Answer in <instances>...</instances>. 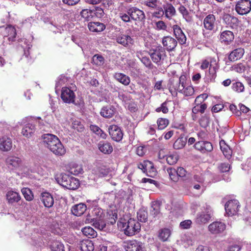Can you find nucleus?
I'll return each instance as SVG.
<instances>
[{"label": "nucleus", "instance_id": "nucleus-1", "mask_svg": "<svg viewBox=\"0 0 251 251\" xmlns=\"http://www.w3.org/2000/svg\"><path fill=\"white\" fill-rule=\"evenodd\" d=\"M56 179L58 184L70 190H75L79 186L78 179L65 174H61Z\"/></svg>", "mask_w": 251, "mask_h": 251}, {"label": "nucleus", "instance_id": "nucleus-2", "mask_svg": "<svg viewBox=\"0 0 251 251\" xmlns=\"http://www.w3.org/2000/svg\"><path fill=\"white\" fill-rule=\"evenodd\" d=\"M0 32L4 39L2 44L4 43L10 44L15 41L17 32L14 26L11 25H8L6 27L0 26Z\"/></svg>", "mask_w": 251, "mask_h": 251}, {"label": "nucleus", "instance_id": "nucleus-3", "mask_svg": "<svg viewBox=\"0 0 251 251\" xmlns=\"http://www.w3.org/2000/svg\"><path fill=\"white\" fill-rule=\"evenodd\" d=\"M123 228L125 234L131 236L140 230L141 226L139 222L130 218L127 222L123 224Z\"/></svg>", "mask_w": 251, "mask_h": 251}, {"label": "nucleus", "instance_id": "nucleus-4", "mask_svg": "<svg viewBox=\"0 0 251 251\" xmlns=\"http://www.w3.org/2000/svg\"><path fill=\"white\" fill-rule=\"evenodd\" d=\"M211 215L212 210L210 206L206 205L201 212L198 213L195 222L199 225L205 224L209 221Z\"/></svg>", "mask_w": 251, "mask_h": 251}, {"label": "nucleus", "instance_id": "nucleus-5", "mask_svg": "<svg viewBox=\"0 0 251 251\" xmlns=\"http://www.w3.org/2000/svg\"><path fill=\"white\" fill-rule=\"evenodd\" d=\"M234 10L240 15L248 14L251 10L250 0H240L235 5Z\"/></svg>", "mask_w": 251, "mask_h": 251}, {"label": "nucleus", "instance_id": "nucleus-6", "mask_svg": "<svg viewBox=\"0 0 251 251\" xmlns=\"http://www.w3.org/2000/svg\"><path fill=\"white\" fill-rule=\"evenodd\" d=\"M186 80V76L181 75L179 78H173L170 81L169 90L172 93L174 92H180L184 88V82Z\"/></svg>", "mask_w": 251, "mask_h": 251}, {"label": "nucleus", "instance_id": "nucleus-7", "mask_svg": "<svg viewBox=\"0 0 251 251\" xmlns=\"http://www.w3.org/2000/svg\"><path fill=\"white\" fill-rule=\"evenodd\" d=\"M150 56L154 63L160 65L166 57L165 49L162 47H157L153 50Z\"/></svg>", "mask_w": 251, "mask_h": 251}, {"label": "nucleus", "instance_id": "nucleus-8", "mask_svg": "<svg viewBox=\"0 0 251 251\" xmlns=\"http://www.w3.org/2000/svg\"><path fill=\"white\" fill-rule=\"evenodd\" d=\"M5 164L10 170H16L22 165L23 161L22 159L18 156L10 155L6 158Z\"/></svg>", "mask_w": 251, "mask_h": 251}, {"label": "nucleus", "instance_id": "nucleus-9", "mask_svg": "<svg viewBox=\"0 0 251 251\" xmlns=\"http://www.w3.org/2000/svg\"><path fill=\"white\" fill-rule=\"evenodd\" d=\"M61 98L65 103H74L75 98L74 90L67 87H63L61 90Z\"/></svg>", "mask_w": 251, "mask_h": 251}, {"label": "nucleus", "instance_id": "nucleus-10", "mask_svg": "<svg viewBox=\"0 0 251 251\" xmlns=\"http://www.w3.org/2000/svg\"><path fill=\"white\" fill-rule=\"evenodd\" d=\"M239 207V203L236 200H231L228 201L225 205V210L228 216L236 215L238 211Z\"/></svg>", "mask_w": 251, "mask_h": 251}, {"label": "nucleus", "instance_id": "nucleus-11", "mask_svg": "<svg viewBox=\"0 0 251 251\" xmlns=\"http://www.w3.org/2000/svg\"><path fill=\"white\" fill-rule=\"evenodd\" d=\"M209 59L210 60V64L209 71L206 74V75L208 79L210 81H213L217 76V72L219 67L215 57H210Z\"/></svg>", "mask_w": 251, "mask_h": 251}, {"label": "nucleus", "instance_id": "nucleus-12", "mask_svg": "<svg viewBox=\"0 0 251 251\" xmlns=\"http://www.w3.org/2000/svg\"><path fill=\"white\" fill-rule=\"evenodd\" d=\"M226 228V225L220 221L213 222L208 226V231L214 235H218L222 233Z\"/></svg>", "mask_w": 251, "mask_h": 251}, {"label": "nucleus", "instance_id": "nucleus-13", "mask_svg": "<svg viewBox=\"0 0 251 251\" xmlns=\"http://www.w3.org/2000/svg\"><path fill=\"white\" fill-rule=\"evenodd\" d=\"M5 199L8 204L13 205L20 201L21 197L18 192L9 190L6 193Z\"/></svg>", "mask_w": 251, "mask_h": 251}, {"label": "nucleus", "instance_id": "nucleus-14", "mask_svg": "<svg viewBox=\"0 0 251 251\" xmlns=\"http://www.w3.org/2000/svg\"><path fill=\"white\" fill-rule=\"evenodd\" d=\"M116 42L125 47H130L134 44V40L127 34L120 33L116 36Z\"/></svg>", "mask_w": 251, "mask_h": 251}, {"label": "nucleus", "instance_id": "nucleus-15", "mask_svg": "<svg viewBox=\"0 0 251 251\" xmlns=\"http://www.w3.org/2000/svg\"><path fill=\"white\" fill-rule=\"evenodd\" d=\"M196 150L202 153L210 152L213 150V146L211 143L208 141H198L194 145Z\"/></svg>", "mask_w": 251, "mask_h": 251}, {"label": "nucleus", "instance_id": "nucleus-16", "mask_svg": "<svg viewBox=\"0 0 251 251\" xmlns=\"http://www.w3.org/2000/svg\"><path fill=\"white\" fill-rule=\"evenodd\" d=\"M128 14L130 15L131 19L135 21H142L145 18L144 12L135 7L128 9Z\"/></svg>", "mask_w": 251, "mask_h": 251}, {"label": "nucleus", "instance_id": "nucleus-17", "mask_svg": "<svg viewBox=\"0 0 251 251\" xmlns=\"http://www.w3.org/2000/svg\"><path fill=\"white\" fill-rule=\"evenodd\" d=\"M109 133L112 139L116 141H120L123 137V133L121 128L116 125L110 126L108 128Z\"/></svg>", "mask_w": 251, "mask_h": 251}, {"label": "nucleus", "instance_id": "nucleus-18", "mask_svg": "<svg viewBox=\"0 0 251 251\" xmlns=\"http://www.w3.org/2000/svg\"><path fill=\"white\" fill-rule=\"evenodd\" d=\"M42 140L45 146L50 149L55 143H58L59 139L56 136L52 134H45L42 136Z\"/></svg>", "mask_w": 251, "mask_h": 251}, {"label": "nucleus", "instance_id": "nucleus-19", "mask_svg": "<svg viewBox=\"0 0 251 251\" xmlns=\"http://www.w3.org/2000/svg\"><path fill=\"white\" fill-rule=\"evenodd\" d=\"M162 43L164 47L168 51L173 50L177 44L176 40L171 36H166L163 38Z\"/></svg>", "mask_w": 251, "mask_h": 251}, {"label": "nucleus", "instance_id": "nucleus-20", "mask_svg": "<svg viewBox=\"0 0 251 251\" xmlns=\"http://www.w3.org/2000/svg\"><path fill=\"white\" fill-rule=\"evenodd\" d=\"M116 112V109L111 105L103 106L100 111V115L105 118H112Z\"/></svg>", "mask_w": 251, "mask_h": 251}, {"label": "nucleus", "instance_id": "nucleus-21", "mask_svg": "<svg viewBox=\"0 0 251 251\" xmlns=\"http://www.w3.org/2000/svg\"><path fill=\"white\" fill-rule=\"evenodd\" d=\"M173 28L175 37L179 43L181 45L186 44V37L180 26L175 25H173Z\"/></svg>", "mask_w": 251, "mask_h": 251}, {"label": "nucleus", "instance_id": "nucleus-22", "mask_svg": "<svg viewBox=\"0 0 251 251\" xmlns=\"http://www.w3.org/2000/svg\"><path fill=\"white\" fill-rule=\"evenodd\" d=\"M245 53V50L242 48H238L232 50L228 55V60L234 62L240 59Z\"/></svg>", "mask_w": 251, "mask_h": 251}, {"label": "nucleus", "instance_id": "nucleus-23", "mask_svg": "<svg viewBox=\"0 0 251 251\" xmlns=\"http://www.w3.org/2000/svg\"><path fill=\"white\" fill-rule=\"evenodd\" d=\"M216 18L213 14H209L206 16L203 22L204 27L208 30H213L215 26Z\"/></svg>", "mask_w": 251, "mask_h": 251}, {"label": "nucleus", "instance_id": "nucleus-24", "mask_svg": "<svg viewBox=\"0 0 251 251\" xmlns=\"http://www.w3.org/2000/svg\"><path fill=\"white\" fill-rule=\"evenodd\" d=\"M125 249L126 251H143V244L136 240L129 241L125 245Z\"/></svg>", "mask_w": 251, "mask_h": 251}, {"label": "nucleus", "instance_id": "nucleus-25", "mask_svg": "<svg viewBox=\"0 0 251 251\" xmlns=\"http://www.w3.org/2000/svg\"><path fill=\"white\" fill-rule=\"evenodd\" d=\"M147 52L146 51H138L136 53V56L140 60L142 63L149 69H152L153 65L149 57L146 56Z\"/></svg>", "mask_w": 251, "mask_h": 251}, {"label": "nucleus", "instance_id": "nucleus-26", "mask_svg": "<svg viewBox=\"0 0 251 251\" xmlns=\"http://www.w3.org/2000/svg\"><path fill=\"white\" fill-rule=\"evenodd\" d=\"M234 35L233 32L229 30H224L220 35V39L222 43L228 45L233 41Z\"/></svg>", "mask_w": 251, "mask_h": 251}, {"label": "nucleus", "instance_id": "nucleus-27", "mask_svg": "<svg viewBox=\"0 0 251 251\" xmlns=\"http://www.w3.org/2000/svg\"><path fill=\"white\" fill-rule=\"evenodd\" d=\"M162 7L164 15L166 18L170 20L173 16L175 15L176 13V9L171 3L167 2L163 4Z\"/></svg>", "mask_w": 251, "mask_h": 251}, {"label": "nucleus", "instance_id": "nucleus-28", "mask_svg": "<svg viewBox=\"0 0 251 251\" xmlns=\"http://www.w3.org/2000/svg\"><path fill=\"white\" fill-rule=\"evenodd\" d=\"M12 148V141L10 138L3 136L0 138V150L3 151H7Z\"/></svg>", "mask_w": 251, "mask_h": 251}, {"label": "nucleus", "instance_id": "nucleus-29", "mask_svg": "<svg viewBox=\"0 0 251 251\" xmlns=\"http://www.w3.org/2000/svg\"><path fill=\"white\" fill-rule=\"evenodd\" d=\"M35 130L36 128L35 125L32 123H29L23 127L22 130V133L24 136L27 138H29L34 133Z\"/></svg>", "mask_w": 251, "mask_h": 251}, {"label": "nucleus", "instance_id": "nucleus-30", "mask_svg": "<svg viewBox=\"0 0 251 251\" xmlns=\"http://www.w3.org/2000/svg\"><path fill=\"white\" fill-rule=\"evenodd\" d=\"M58 142L53 145V147L50 149V150L55 155L61 156L65 153L66 150L59 140Z\"/></svg>", "mask_w": 251, "mask_h": 251}, {"label": "nucleus", "instance_id": "nucleus-31", "mask_svg": "<svg viewBox=\"0 0 251 251\" xmlns=\"http://www.w3.org/2000/svg\"><path fill=\"white\" fill-rule=\"evenodd\" d=\"M99 150L104 154H110L113 151L111 144L106 141H100L98 144Z\"/></svg>", "mask_w": 251, "mask_h": 251}, {"label": "nucleus", "instance_id": "nucleus-32", "mask_svg": "<svg viewBox=\"0 0 251 251\" xmlns=\"http://www.w3.org/2000/svg\"><path fill=\"white\" fill-rule=\"evenodd\" d=\"M92 173L96 178H99L106 176L108 173V171L104 166L100 165L94 168Z\"/></svg>", "mask_w": 251, "mask_h": 251}, {"label": "nucleus", "instance_id": "nucleus-33", "mask_svg": "<svg viewBox=\"0 0 251 251\" xmlns=\"http://www.w3.org/2000/svg\"><path fill=\"white\" fill-rule=\"evenodd\" d=\"M86 210V206L85 204L80 203L72 207V212L76 216H80L82 215Z\"/></svg>", "mask_w": 251, "mask_h": 251}, {"label": "nucleus", "instance_id": "nucleus-34", "mask_svg": "<svg viewBox=\"0 0 251 251\" xmlns=\"http://www.w3.org/2000/svg\"><path fill=\"white\" fill-rule=\"evenodd\" d=\"M41 199L44 206L46 207H51L53 204V198L49 193H43Z\"/></svg>", "mask_w": 251, "mask_h": 251}, {"label": "nucleus", "instance_id": "nucleus-35", "mask_svg": "<svg viewBox=\"0 0 251 251\" xmlns=\"http://www.w3.org/2000/svg\"><path fill=\"white\" fill-rule=\"evenodd\" d=\"M89 29L92 32H101L105 29V25L99 22H90L88 25Z\"/></svg>", "mask_w": 251, "mask_h": 251}, {"label": "nucleus", "instance_id": "nucleus-36", "mask_svg": "<svg viewBox=\"0 0 251 251\" xmlns=\"http://www.w3.org/2000/svg\"><path fill=\"white\" fill-rule=\"evenodd\" d=\"M79 248L82 251H93L94 245L92 241L89 240H83L80 241Z\"/></svg>", "mask_w": 251, "mask_h": 251}, {"label": "nucleus", "instance_id": "nucleus-37", "mask_svg": "<svg viewBox=\"0 0 251 251\" xmlns=\"http://www.w3.org/2000/svg\"><path fill=\"white\" fill-rule=\"evenodd\" d=\"M114 77L116 80L124 85H128L130 82L129 77L123 73H116L114 75Z\"/></svg>", "mask_w": 251, "mask_h": 251}, {"label": "nucleus", "instance_id": "nucleus-38", "mask_svg": "<svg viewBox=\"0 0 251 251\" xmlns=\"http://www.w3.org/2000/svg\"><path fill=\"white\" fill-rule=\"evenodd\" d=\"M110 243L101 238H97L95 241L97 251H107V245Z\"/></svg>", "mask_w": 251, "mask_h": 251}, {"label": "nucleus", "instance_id": "nucleus-39", "mask_svg": "<svg viewBox=\"0 0 251 251\" xmlns=\"http://www.w3.org/2000/svg\"><path fill=\"white\" fill-rule=\"evenodd\" d=\"M171 234V231L168 228L160 229L158 231V238L163 242L167 241Z\"/></svg>", "mask_w": 251, "mask_h": 251}, {"label": "nucleus", "instance_id": "nucleus-40", "mask_svg": "<svg viewBox=\"0 0 251 251\" xmlns=\"http://www.w3.org/2000/svg\"><path fill=\"white\" fill-rule=\"evenodd\" d=\"M178 10L187 23H191L193 21V18L191 14L184 6L181 5Z\"/></svg>", "mask_w": 251, "mask_h": 251}, {"label": "nucleus", "instance_id": "nucleus-41", "mask_svg": "<svg viewBox=\"0 0 251 251\" xmlns=\"http://www.w3.org/2000/svg\"><path fill=\"white\" fill-rule=\"evenodd\" d=\"M220 146L221 151L225 156L227 158H229L231 156L232 152L229 147L226 145L225 141L223 140L220 142Z\"/></svg>", "mask_w": 251, "mask_h": 251}, {"label": "nucleus", "instance_id": "nucleus-42", "mask_svg": "<svg viewBox=\"0 0 251 251\" xmlns=\"http://www.w3.org/2000/svg\"><path fill=\"white\" fill-rule=\"evenodd\" d=\"M82 233L88 238H94L97 236V232L91 226H86L82 228Z\"/></svg>", "mask_w": 251, "mask_h": 251}, {"label": "nucleus", "instance_id": "nucleus-43", "mask_svg": "<svg viewBox=\"0 0 251 251\" xmlns=\"http://www.w3.org/2000/svg\"><path fill=\"white\" fill-rule=\"evenodd\" d=\"M69 172L74 175H78L83 173V169L81 165L75 163H72L70 165Z\"/></svg>", "mask_w": 251, "mask_h": 251}, {"label": "nucleus", "instance_id": "nucleus-44", "mask_svg": "<svg viewBox=\"0 0 251 251\" xmlns=\"http://www.w3.org/2000/svg\"><path fill=\"white\" fill-rule=\"evenodd\" d=\"M90 129L93 133L102 139H105L107 137L106 134L96 125H91L90 126Z\"/></svg>", "mask_w": 251, "mask_h": 251}, {"label": "nucleus", "instance_id": "nucleus-45", "mask_svg": "<svg viewBox=\"0 0 251 251\" xmlns=\"http://www.w3.org/2000/svg\"><path fill=\"white\" fill-rule=\"evenodd\" d=\"M151 213L154 217L157 216L160 213V205L157 201H153L151 203Z\"/></svg>", "mask_w": 251, "mask_h": 251}, {"label": "nucleus", "instance_id": "nucleus-46", "mask_svg": "<svg viewBox=\"0 0 251 251\" xmlns=\"http://www.w3.org/2000/svg\"><path fill=\"white\" fill-rule=\"evenodd\" d=\"M180 93L185 96H191L194 93V90L192 86L190 85L187 86L185 81L184 88Z\"/></svg>", "mask_w": 251, "mask_h": 251}, {"label": "nucleus", "instance_id": "nucleus-47", "mask_svg": "<svg viewBox=\"0 0 251 251\" xmlns=\"http://www.w3.org/2000/svg\"><path fill=\"white\" fill-rule=\"evenodd\" d=\"M92 62L95 65L101 66L104 63V58L101 55L95 54L92 58Z\"/></svg>", "mask_w": 251, "mask_h": 251}, {"label": "nucleus", "instance_id": "nucleus-48", "mask_svg": "<svg viewBox=\"0 0 251 251\" xmlns=\"http://www.w3.org/2000/svg\"><path fill=\"white\" fill-rule=\"evenodd\" d=\"M186 143V140L183 138H178L174 143L173 147L176 150H179L183 148Z\"/></svg>", "mask_w": 251, "mask_h": 251}, {"label": "nucleus", "instance_id": "nucleus-49", "mask_svg": "<svg viewBox=\"0 0 251 251\" xmlns=\"http://www.w3.org/2000/svg\"><path fill=\"white\" fill-rule=\"evenodd\" d=\"M52 251H64L63 245L58 241H53L50 245Z\"/></svg>", "mask_w": 251, "mask_h": 251}, {"label": "nucleus", "instance_id": "nucleus-50", "mask_svg": "<svg viewBox=\"0 0 251 251\" xmlns=\"http://www.w3.org/2000/svg\"><path fill=\"white\" fill-rule=\"evenodd\" d=\"M232 89L237 93H241L244 91V86L242 83L237 81L232 84Z\"/></svg>", "mask_w": 251, "mask_h": 251}, {"label": "nucleus", "instance_id": "nucleus-51", "mask_svg": "<svg viewBox=\"0 0 251 251\" xmlns=\"http://www.w3.org/2000/svg\"><path fill=\"white\" fill-rule=\"evenodd\" d=\"M22 193L26 200L30 201L33 199V195L31 191L27 188H23L21 190Z\"/></svg>", "mask_w": 251, "mask_h": 251}, {"label": "nucleus", "instance_id": "nucleus-52", "mask_svg": "<svg viewBox=\"0 0 251 251\" xmlns=\"http://www.w3.org/2000/svg\"><path fill=\"white\" fill-rule=\"evenodd\" d=\"M142 3L151 8H157L158 1L157 0H142Z\"/></svg>", "mask_w": 251, "mask_h": 251}, {"label": "nucleus", "instance_id": "nucleus-53", "mask_svg": "<svg viewBox=\"0 0 251 251\" xmlns=\"http://www.w3.org/2000/svg\"><path fill=\"white\" fill-rule=\"evenodd\" d=\"M167 172L168 173L170 178L174 181H177L178 176L176 170L173 168L170 167L167 168Z\"/></svg>", "mask_w": 251, "mask_h": 251}, {"label": "nucleus", "instance_id": "nucleus-54", "mask_svg": "<svg viewBox=\"0 0 251 251\" xmlns=\"http://www.w3.org/2000/svg\"><path fill=\"white\" fill-rule=\"evenodd\" d=\"M158 129H164L169 124V120L165 118H159L157 121Z\"/></svg>", "mask_w": 251, "mask_h": 251}, {"label": "nucleus", "instance_id": "nucleus-55", "mask_svg": "<svg viewBox=\"0 0 251 251\" xmlns=\"http://www.w3.org/2000/svg\"><path fill=\"white\" fill-rule=\"evenodd\" d=\"M209 117L205 115L202 116L199 120L200 126L203 128H206L209 125Z\"/></svg>", "mask_w": 251, "mask_h": 251}, {"label": "nucleus", "instance_id": "nucleus-56", "mask_svg": "<svg viewBox=\"0 0 251 251\" xmlns=\"http://www.w3.org/2000/svg\"><path fill=\"white\" fill-rule=\"evenodd\" d=\"M92 11L85 9H83L80 12V15L82 18L85 19L87 21H89L92 18Z\"/></svg>", "mask_w": 251, "mask_h": 251}, {"label": "nucleus", "instance_id": "nucleus-57", "mask_svg": "<svg viewBox=\"0 0 251 251\" xmlns=\"http://www.w3.org/2000/svg\"><path fill=\"white\" fill-rule=\"evenodd\" d=\"M137 218L139 221L145 223L147 221L148 213L144 210H140L137 213Z\"/></svg>", "mask_w": 251, "mask_h": 251}, {"label": "nucleus", "instance_id": "nucleus-58", "mask_svg": "<svg viewBox=\"0 0 251 251\" xmlns=\"http://www.w3.org/2000/svg\"><path fill=\"white\" fill-rule=\"evenodd\" d=\"M166 160L168 164L173 165L176 163L177 156L176 154H170L166 156Z\"/></svg>", "mask_w": 251, "mask_h": 251}, {"label": "nucleus", "instance_id": "nucleus-59", "mask_svg": "<svg viewBox=\"0 0 251 251\" xmlns=\"http://www.w3.org/2000/svg\"><path fill=\"white\" fill-rule=\"evenodd\" d=\"M48 28L51 31V32H53L54 33L56 34L57 33H62V31L63 30V29H62L61 26H57L52 24V23H50L48 25Z\"/></svg>", "mask_w": 251, "mask_h": 251}, {"label": "nucleus", "instance_id": "nucleus-60", "mask_svg": "<svg viewBox=\"0 0 251 251\" xmlns=\"http://www.w3.org/2000/svg\"><path fill=\"white\" fill-rule=\"evenodd\" d=\"M72 127L78 132H81L83 130V125L79 121H75L72 123Z\"/></svg>", "mask_w": 251, "mask_h": 251}, {"label": "nucleus", "instance_id": "nucleus-61", "mask_svg": "<svg viewBox=\"0 0 251 251\" xmlns=\"http://www.w3.org/2000/svg\"><path fill=\"white\" fill-rule=\"evenodd\" d=\"M151 167H147L145 169L147 175L151 177H153L156 174V169L154 167L153 164L151 162Z\"/></svg>", "mask_w": 251, "mask_h": 251}, {"label": "nucleus", "instance_id": "nucleus-62", "mask_svg": "<svg viewBox=\"0 0 251 251\" xmlns=\"http://www.w3.org/2000/svg\"><path fill=\"white\" fill-rule=\"evenodd\" d=\"M119 16L121 19L125 23H128L131 21L130 16L128 14V9L127 10L126 13H120Z\"/></svg>", "mask_w": 251, "mask_h": 251}, {"label": "nucleus", "instance_id": "nucleus-63", "mask_svg": "<svg viewBox=\"0 0 251 251\" xmlns=\"http://www.w3.org/2000/svg\"><path fill=\"white\" fill-rule=\"evenodd\" d=\"M207 98V95L206 94H203L198 96L195 100L196 105H199Z\"/></svg>", "mask_w": 251, "mask_h": 251}, {"label": "nucleus", "instance_id": "nucleus-64", "mask_svg": "<svg viewBox=\"0 0 251 251\" xmlns=\"http://www.w3.org/2000/svg\"><path fill=\"white\" fill-rule=\"evenodd\" d=\"M194 180L200 183L202 186H204V178L201 174L195 175L194 176Z\"/></svg>", "mask_w": 251, "mask_h": 251}]
</instances>
